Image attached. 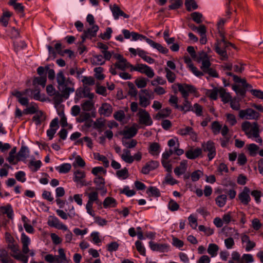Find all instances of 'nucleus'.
Listing matches in <instances>:
<instances>
[{"instance_id": "f257e3e1", "label": "nucleus", "mask_w": 263, "mask_h": 263, "mask_svg": "<svg viewBox=\"0 0 263 263\" xmlns=\"http://www.w3.org/2000/svg\"><path fill=\"white\" fill-rule=\"evenodd\" d=\"M225 23V20H221L218 23V27L219 29V34L221 38L220 41H217L215 45V50L217 53L221 57L223 60H226L228 59V55L226 51V48L229 46L233 47V45L227 41L224 36V33L222 30H220V26L223 25Z\"/></svg>"}, {"instance_id": "f03ea898", "label": "nucleus", "mask_w": 263, "mask_h": 263, "mask_svg": "<svg viewBox=\"0 0 263 263\" xmlns=\"http://www.w3.org/2000/svg\"><path fill=\"white\" fill-rule=\"evenodd\" d=\"M184 101L182 104L179 105L178 104V99L177 97L172 95L168 100L170 104L174 106L176 109H179L180 110L183 112L184 114L190 111H193V108L192 106L191 102L189 101V98H183Z\"/></svg>"}, {"instance_id": "7ed1b4c3", "label": "nucleus", "mask_w": 263, "mask_h": 263, "mask_svg": "<svg viewBox=\"0 0 263 263\" xmlns=\"http://www.w3.org/2000/svg\"><path fill=\"white\" fill-rule=\"evenodd\" d=\"M57 81L58 84V88L64 92L71 90L68 85L71 83L69 79H66L63 72L60 70L57 74Z\"/></svg>"}, {"instance_id": "20e7f679", "label": "nucleus", "mask_w": 263, "mask_h": 263, "mask_svg": "<svg viewBox=\"0 0 263 263\" xmlns=\"http://www.w3.org/2000/svg\"><path fill=\"white\" fill-rule=\"evenodd\" d=\"M114 58L118 61L114 64V66L117 69L122 71H125L127 68L132 69L133 65L129 63L122 55L119 53L114 54Z\"/></svg>"}, {"instance_id": "39448f33", "label": "nucleus", "mask_w": 263, "mask_h": 263, "mask_svg": "<svg viewBox=\"0 0 263 263\" xmlns=\"http://www.w3.org/2000/svg\"><path fill=\"white\" fill-rule=\"evenodd\" d=\"M202 151L208 153V157L209 161L212 160L216 155V150L215 143L211 140H209L206 142H203L201 144Z\"/></svg>"}, {"instance_id": "423d86ee", "label": "nucleus", "mask_w": 263, "mask_h": 263, "mask_svg": "<svg viewBox=\"0 0 263 263\" xmlns=\"http://www.w3.org/2000/svg\"><path fill=\"white\" fill-rule=\"evenodd\" d=\"M239 117L242 119L256 120L260 117V114L253 109L249 108L246 109L240 110L239 111Z\"/></svg>"}, {"instance_id": "0eeeda50", "label": "nucleus", "mask_w": 263, "mask_h": 263, "mask_svg": "<svg viewBox=\"0 0 263 263\" xmlns=\"http://www.w3.org/2000/svg\"><path fill=\"white\" fill-rule=\"evenodd\" d=\"M130 71H137L141 73H144L149 78H153L155 75L154 70L150 67L143 64H137L135 66L133 65Z\"/></svg>"}, {"instance_id": "6e6552de", "label": "nucleus", "mask_w": 263, "mask_h": 263, "mask_svg": "<svg viewBox=\"0 0 263 263\" xmlns=\"http://www.w3.org/2000/svg\"><path fill=\"white\" fill-rule=\"evenodd\" d=\"M9 248L13 252L11 256L15 259L22 261L23 263H27L28 261V256L24 255L19 252V247L17 245L14 244L9 245Z\"/></svg>"}, {"instance_id": "1a4fd4ad", "label": "nucleus", "mask_w": 263, "mask_h": 263, "mask_svg": "<svg viewBox=\"0 0 263 263\" xmlns=\"http://www.w3.org/2000/svg\"><path fill=\"white\" fill-rule=\"evenodd\" d=\"M149 247L152 251L161 253L168 252L170 247L167 243H157L152 241L149 242Z\"/></svg>"}, {"instance_id": "9d476101", "label": "nucleus", "mask_w": 263, "mask_h": 263, "mask_svg": "<svg viewBox=\"0 0 263 263\" xmlns=\"http://www.w3.org/2000/svg\"><path fill=\"white\" fill-rule=\"evenodd\" d=\"M178 88L183 98H188L190 93H193L196 91V89L193 86L186 84H178Z\"/></svg>"}, {"instance_id": "9b49d317", "label": "nucleus", "mask_w": 263, "mask_h": 263, "mask_svg": "<svg viewBox=\"0 0 263 263\" xmlns=\"http://www.w3.org/2000/svg\"><path fill=\"white\" fill-rule=\"evenodd\" d=\"M138 115L139 118L140 123L146 126H149L152 124L153 121L151 116L149 113L145 109H140Z\"/></svg>"}, {"instance_id": "f8f14e48", "label": "nucleus", "mask_w": 263, "mask_h": 263, "mask_svg": "<svg viewBox=\"0 0 263 263\" xmlns=\"http://www.w3.org/2000/svg\"><path fill=\"white\" fill-rule=\"evenodd\" d=\"M21 239L23 245L22 252L24 254V255L29 253L31 256H33L35 254L34 251L33 250H30L28 247V246L30 243L29 238L24 233H23L21 235Z\"/></svg>"}, {"instance_id": "ddd939ff", "label": "nucleus", "mask_w": 263, "mask_h": 263, "mask_svg": "<svg viewBox=\"0 0 263 263\" xmlns=\"http://www.w3.org/2000/svg\"><path fill=\"white\" fill-rule=\"evenodd\" d=\"M250 190L247 187H244L242 192H241L238 195V198L240 202L244 205L249 204L251 199L250 196Z\"/></svg>"}, {"instance_id": "4468645a", "label": "nucleus", "mask_w": 263, "mask_h": 263, "mask_svg": "<svg viewBox=\"0 0 263 263\" xmlns=\"http://www.w3.org/2000/svg\"><path fill=\"white\" fill-rule=\"evenodd\" d=\"M73 181L76 182L80 183L81 186H87L90 185V183H87L84 179L86 176L84 171L77 170L74 172Z\"/></svg>"}, {"instance_id": "2eb2a0df", "label": "nucleus", "mask_w": 263, "mask_h": 263, "mask_svg": "<svg viewBox=\"0 0 263 263\" xmlns=\"http://www.w3.org/2000/svg\"><path fill=\"white\" fill-rule=\"evenodd\" d=\"M47 223L48 226L51 227L64 231L68 230L67 227L62 223L56 217H50L48 219Z\"/></svg>"}, {"instance_id": "dca6fc26", "label": "nucleus", "mask_w": 263, "mask_h": 263, "mask_svg": "<svg viewBox=\"0 0 263 263\" xmlns=\"http://www.w3.org/2000/svg\"><path fill=\"white\" fill-rule=\"evenodd\" d=\"M59 119L58 118L53 119L50 123V128L47 131V135L49 140H52L59 128Z\"/></svg>"}, {"instance_id": "f3484780", "label": "nucleus", "mask_w": 263, "mask_h": 263, "mask_svg": "<svg viewBox=\"0 0 263 263\" xmlns=\"http://www.w3.org/2000/svg\"><path fill=\"white\" fill-rule=\"evenodd\" d=\"M159 165V163L157 161L152 160L147 162L145 165L142 168L141 173L147 175L149 173L157 168Z\"/></svg>"}, {"instance_id": "a211bd4d", "label": "nucleus", "mask_w": 263, "mask_h": 263, "mask_svg": "<svg viewBox=\"0 0 263 263\" xmlns=\"http://www.w3.org/2000/svg\"><path fill=\"white\" fill-rule=\"evenodd\" d=\"M28 91L26 89L23 92L18 90H15L12 92V95L17 99L18 102L23 106H27L29 104V100L27 97H23L22 96L25 95Z\"/></svg>"}, {"instance_id": "6ab92c4d", "label": "nucleus", "mask_w": 263, "mask_h": 263, "mask_svg": "<svg viewBox=\"0 0 263 263\" xmlns=\"http://www.w3.org/2000/svg\"><path fill=\"white\" fill-rule=\"evenodd\" d=\"M98 112L101 115L109 117L112 112V107L110 104L104 103L99 108Z\"/></svg>"}, {"instance_id": "aec40b11", "label": "nucleus", "mask_w": 263, "mask_h": 263, "mask_svg": "<svg viewBox=\"0 0 263 263\" xmlns=\"http://www.w3.org/2000/svg\"><path fill=\"white\" fill-rule=\"evenodd\" d=\"M202 154V149L196 148L190 149L185 152V156L187 158L191 160L195 159Z\"/></svg>"}, {"instance_id": "412c9836", "label": "nucleus", "mask_w": 263, "mask_h": 263, "mask_svg": "<svg viewBox=\"0 0 263 263\" xmlns=\"http://www.w3.org/2000/svg\"><path fill=\"white\" fill-rule=\"evenodd\" d=\"M111 10L115 20L118 19L119 16H123L124 18H126L129 17V15L125 13L116 4L113 5V6L111 8Z\"/></svg>"}, {"instance_id": "4be33fe9", "label": "nucleus", "mask_w": 263, "mask_h": 263, "mask_svg": "<svg viewBox=\"0 0 263 263\" xmlns=\"http://www.w3.org/2000/svg\"><path fill=\"white\" fill-rule=\"evenodd\" d=\"M146 42L153 48L156 49L162 53L166 54L168 52V49L164 47L160 44L156 43L149 39L146 40Z\"/></svg>"}, {"instance_id": "5701e85b", "label": "nucleus", "mask_w": 263, "mask_h": 263, "mask_svg": "<svg viewBox=\"0 0 263 263\" xmlns=\"http://www.w3.org/2000/svg\"><path fill=\"white\" fill-rule=\"evenodd\" d=\"M187 165L186 160H184L181 161L180 165L174 169V171L175 175L177 176H180L184 174L187 170Z\"/></svg>"}, {"instance_id": "b1692460", "label": "nucleus", "mask_w": 263, "mask_h": 263, "mask_svg": "<svg viewBox=\"0 0 263 263\" xmlns=\"http://www.w3.org/2000/svg\"><path fill=\"white\" fill-rule=\"evenodd\" d=\"M177 134L181 136L190 135L193 138H196L197 135L194 131L193 128L190 126H186L183 128L179 129Z\"/></svg>"}, {"instance_id": "393cba45", "label": "nucleus", "mask_w": 263, "mask_h": 263, "mask_svg": "<svg viewBox=\"0 0 263 263\" xmlns=\"http://www.w3.org/2000/svg\"><path fill=\"white\" fill-rule=\"evenodd\" d=\"M16 147H14L9 153V156L7 158V160L13 165L16 164L21 159L15 155L16 152Z\"/></svg>"}, {"instance_id": "a878e982", "label": "nucleus", "mask_w": 263, "mask_h": 263, "mask_svg": "<svg viewBox=\"0 0 263 263\" xmlns=\"http://www.w3.org/2000/svg\"><path fill=\"white\" fill-rule=\"evenodd\" d=\"M58 255H55L56 263H69L70 260L67 258L64 249L60 248L58 250Z\"/></svg>"}, {"instance_id": "bb28decb", "label": "nucleus", "mask_w": 263, "mask_h": 263, "mask_svg": "<svg viewBox=\"0 0 263 263\" xmlns=\"http://www.w3.org/2000/svg\"><path fill=\"white\" fill-rule=\"evenodd\" d=\"M161 147L157 142L151 143L148 148L149 153L154 156H158L160 152Z\"/></svg>"}, {"instance_id": "cd10ccee", "label": "nucleus", "mask_w": 263, "mask_h": 263, "mask_svg": "<svg viewBox=\"0 0 263 263\" xmlns=\"http://www.w3.org/2000/svg\"><path fill=\"white\" fill-rule=\"evenodd\" d=\"M98 30L99 26L98 25H92L91 28L84 30L85 37H88V39H91L92 37L96 36L97 32Z\"/></svg>"}, {"instance_id": "c85d7f7f", "label": "nucleus", "mask_w": 263, "mask_h": 263, "mask_svg": "<svg viewBox=\"0 0 263 263\" xmlns=\"http://www.w3.org/2000/svg\"><path fill=\"white\" fill-rule=\"evenodd\" d=\"M120 156L121 159L126 163L130 164L134 162V158L128 149H124L123 153Z\"/></svg>"}, {"instance_id": "c756f323", "label": "nucleus", "mask_w": 263, "mask_h": 263, "mask_svg": "<svg viewBox=\"0 0 263 263\" xmlns=\"http://www.w3.org/2000/svg\"><path fill=\"white\" fill-rule=\"evenodd\" d=\"M172 112L171 109L166 107L161 109L158 112L154 117V118L156 120H160L162 118H164L168 117Z\"/></svg>"}, {"instance_id": "7c9ffc66", "label": "nucleus", "mask_w": 263, "mask_h": 263, "mask_svg": "<svg viewBox=\"0 0 263 263\" xmlns=\"http://www.w3.org/2000/svg\"><path fill=\"white\" fill-rule=\"evenodd\" d=\"M137 129L134 127H130L127 130L123 131V138L130 139L134 137L137 133Z\"/></svg>"}, {"instance_id": "2f4dec72", "label": "nucleus", "mask_w": 263, "mask_h": 263, "mask_svg": "<svg viewBox=\"0 0 263 263\" xmlns=\"http://www.w3.org/2000/svg\"><path fill=\"white\" fill-rule=\"evenodd\" d=\"M29 154V150L28 148L26 146H22L20 150L17 153V156L21 160H24L28 157Z\"/></svg>"}, {"instance_id": "473e14b6", "label": "nucleus", "mask_w": 263, "mask_h": 263, "mask_svg": "<svg viewBox=\"0 0 263 263\" xmlns=\"http://www.w3.org/2000/svg\"><path fill=\"white\" fill-rule=\"evenodd\" d=\"M218 92L221 98V100L224 103H228L232 99L230 93L227 92L224 88H220L219 89Z\"/></svg>"}, {"instance_id": "72a5a7b5", "label": "nucleus", "mask_w": 263, "mask_h": 263, "mask_svg": "<svg viewBox=\"0 0 263 263\" xmlns=\"http://www.w3.org/2000/svg\"><path fill=\"white\" fill-rule=\"evenodd\" d=\"M55 170L60 173L66 174L68 173L71 168V165L70 163H65L55 167Z\"/></svg>"}, {"instance_id": "f704fd0d", "label": "nucleus", "mask_w": 263, "mask_h": 263, "mask_svg": "<svg viewBox=\"0 0 263 263\" xmlns=\"http://www.w3.org/2000/svg\"><path fill=\"white\" fill-rule=\"evenodd\" d=\"M38 106L34 102H31L30 106L23 110V114L25 115L33 114L38 111Z\"/></svg>"}, {"instance_id": "c9c22d12", "label": "nucleus", "mask_w": 263, "mask_h": 263, "mask_svg": "<svg viewBox=\"0 0 263 263\" xmlns=\"http://www.w3.org/2000/svg\"><path fill=\"white\" fill-rule=\"evenodd\" d=\"M96 184L97 190H103L105 186V180L102 177L98 176L96 177L93 180Z\"/></svg>"}, {"instance_id": "e433bc0d", "label": "nucleus", "mask_w": 263, "mask_h": 263, "mask_svg": "<svg viewBox=\"0 0 263 263\" xmlns=\"http://www.w3.org/2000/svg\"><path fill=\"white\" fill-rule=\"evenodd\" d=\"M1 210L3 214H6L9 218L12 219L13 218V211L11 205L8 204L5 206H2L1 207Z\"/></svg>"}, {"instance_id": "4c0bfd02", "label": "nucleus", "mask_w": 263, "mask_h": 263, "mask_svg": "<svg viewBox=\"0 0 263 263\" xmlns=\"http://www.w3.org/2000/svg\"><path fill=\"white\" fill-rule=\"evenodd\" d=\"M219 250V247L215 243H210L209 245L207 252L211 257H215L217 254Z\"/></svg>"}, {"instance_id": "58836bf2", "label": "nucleus", "mask_w": 263, "mask_h": 263, "mask_svg": "<svg viewBox=\"0 0 263 263\" xmlns=\"http://www.w3.org/2000/svg\"><path fill=\"white\" fill-rule=\"evenodd\" d=\"M227 198L224 194L218 196L215 199L216 204L219 208L223 207L226 204Z\"/></svg>"}, {"instance_id": "ea45409f", "label": "nucleus", "mask_w": 263, "mask_h": 263, "mask_svg": "<svg viewBox=\"0 0 263 263\" xmlns=\"http://www.w3.org/2000/svg\"><path fill=\"white\" fill-rule=\"evenodd\" d=\"M242 256L237 251H233L231 254V259L228 261V263H242Z\"/></svg>"}, {"instance_id": "a19ab883", "label": "nucleus", "mask_w": 263, "mask_h": 263, "mask_svg": "<svg viewBox=\"0 0 263 263\" xmlns=\"http://www.w3.org/2000/svg\"><path fill=\"white\" fill-rule=\"evenodd\" d=\"M116 174L118 178L122 180L126 179L129 177L128 171L126 167L117 171Z\"/></svg>"}, {"instance_id": "79ce46f5", "label": "nucleus", "mask_w": 263, "mask_h": 263, "mask_svg": "<svg viewBox=\"0 0 263 263\" xmlns=\"http://www.w3.org/2000/svg\"><path fill=\"white\" fill-rule=\"evenodd\" d=\"M252 126L250 122L245 121L241 124V129L245 133V134L249 138H251V131L250 129Z\"/></svg>"}, {"instance_id": "37998d69", "label": "nucleus", "mask_w": 263, "mask_h": 263, "mask_svg": "<svg viewBox=\"0 0 263 263\" xmlns=\"http://www.w3.org/2000/svg\"><path fill=\"white\" fill-rule=\"evenodd\" d=\"M129 51L134 56H136L137 54H138L143 60L144 58V57L147 54V53L145 51L142 50L140 48H137V49H135L133 48H130L129 49Z\"/></svg>"}, {"instance_id": "c03bdc74", "label": "nucleus", "mask_w": 263, "mask_h": 263, "mask_svg": "<svg viewBox=\"0 0 263 263\" xmlns=\"http://www.w3.org/2000/svg\"><path fill=\"white\" fill-rule=\"evenodd\" d=\"M166 72V78L169 83H173L175 81L176 76L175 73L172 72L168 68H165Z\"/></svg>"}, {"instance_id": "a18cd8bd", "label": "nucleus", "mask_w": 263, "mask_h": 263, "mask_svg": "<svg viewBox=\"0 0 263 263\" xmlns=\"http://www.w3.org/2000/svg\"><path fill=\"white\" fill-rule=\"evenodd\" d=\"M103 204L104 207L105 208H107L109 206L115 207L117 203L116 200L114 198L108 197L105 199Z\"/></svg>"}, {"instance_id": "49530a36", "label": "nucleus", "mask_w": 263, "mask_h": 263, "mask_svg": "<svg viewBox=\"0 0 263 263\" xmlns=\"http://www.w3.org/2000/svg\"><path fill=\"white\" fill-rule=\"evenodd\" d=\"M46 81H47L46 76L35 77L33 81V85H36V84L40 85L43 87H44L46 85Z\"/></svg>"}, {"instance_id": "de8ad7c7", "label": "nucleus", "mask_w": 263, "mask_h": 263, "mask_svg": "<svg viewBox=\"0 0 263 263\" xmlns=\"http://www.w3.org/2000/svg\"><path fill=\"white\" fill-rule=\"evenodd\" d=\"M82 108L85 111H91L94 107V103L91 100H87L82 104Z\"/></svg>"}, {"instance_id": "09e8293b", "label": "nucleus", "mask_w": 263, "mask_h": 263, "mask_svg": "<svg viewBox=\"0 0 263 263\" xmlns=\"http://www.w3.org/2000/svg\"><path fill=\"white\" fill-rule=\"evenodd\" d=\"M42 162L40 160H31L29 163V167L33 172H36L41 166Z\"/></svg>"}, {"instance_id": "8fccbe9b", "label": "nucleus", "mask_w": 263, "mask_h": 263, "mask_svg": "<svg viewBox=\"0 0 263 263\" xmlns=\"http://www.w3.org/2000/svg\"><path fill=\"white\" fill-rule=\"evenodd\" d=\"M125 138L122 139V144L127 148H132L135 147L137 144V141L135 139H132L129 141L124 140Z\"/></svg>"}, {"instance_id": "3c124183", "label": "nucleus", "mask_w": 263, "mask_h": 263, "mask_svg": "<svg viewBox=\"0 0 263 263\" xmlns=\"http://www.w3.org/2000/svg\"><path fill=\"white\" fill-rule=\"evenodd\" d=\"M171 4L168 6L170 9L175 10L179 8L183 4V0H170Z\"/></svg>"}, {"instance_id": "603ef678", "label": "nucleus", "mask_w": 263, "mask_h": 263, "mask_svg": "<svg viewBox=\"0 0 263 263\" xmlns=\"http://www.w3.org/2000/svg\"><path fill=\"white\" fill-rule=\"evenodd\" d=\"M249 154L251 156H255L259 149V147L255 144L252 143L247 145Z\"/></svg>"}, {"instance_id": "864d4df0", "label": "nucleus", "mask_w": 263, "mask_h": 263, "mask_svg": "<svg viewBox=\"0 0 263 263\" xmlns=\"http://www.w3.org/2000/svg\"><path fill=\"white\" fill-rule=\"evenodd\" d=\"M82 82L84 86H91L93 85L95 83V80L92 77L83 76Z\"/></svg>"}, {"instance_id": "5fc2aeb1", "label": "nucleus", "mask_w": 263, "mask_h": 263, "mask_svg": "<svg viewBox=\"0 0 263 263\" xmlns=\"http://www.w3.org/2000/svg\"><path fill=\"white\" fill-rule=\"evenodd\" d=\"M185 5L188 11L195 10L197 8V5L195 3V0H185Z\"/></svg>"}, {"instance_id": "6e6d98bb", "label": "nucleus", "mask_w": 263, "mask_h": 263, "mask_svg": "<svg viewBox=\"0 0 263 263\" xmlns=\"http://www.w3.org/2000/svg\"><path fill=\"white\" fill-rule=\"evenodd\" d=\"M88 200L91 202H96L97 204L99 203L98 193L96 191L91 192L87 194Z\"/></svg>"}, {"instance_id": "4d7b16f0", "label": "nucleus", "mask_w": 263, "mask_h": 263, "mask_svg": "<svg viewBox=\"0 0 263 263\" xmlns=\"http://www.w3.org/2000/svg\"><path fill=\"white\" fill-rule=\"evenodd\" d=\"M198 229L201 232H203L206 236L212 235L214 233V230L209 227H205L203 225H200Z\"/></svg>"}, {"instance_id": "13d9d810", "label": "nucleus", "mask_w": 263, "mask_h": 263, "mask_svg": "<svg viewBox=\"0 0 263 263\" xmlns=\"http://www.w3.org/2000/svg\"><path fill=\"white\" fill-rule=\"evenodd\" d=\"M94 71L95 72V77L97 79L102 80L104 79L105 76L102 73L103 71V68L102 67H96L94 69Z\"/></svg>"}, {"instance_id": "bf43d9fd", "label": "nucleus", "mask_w": 263, "mask_h": 263, "mask_svg": "<svg viewBox=\"0 0 263 263\" xmlns=\"http://www.w3.org/2000/svg\"><path fill=\"white\" fill-rule=\"evenodd\" d=\"M150 193L151 196L156 197H160L161 195L159 190L155 186H150L147 190V193Z\"/></svg>"}, {"instance_id": "052dcab7", "label": "nucleus", "mask_w": 263, "mask_h": 263, "mask_svg": "<svg viewBox=\"0 0 263 263\" xmlns=\"http://www.w3.org/2000/svg\"><path fill=\"white\" fill-rule=\"evenodd\" d=\"M120 194H124L127 197H132L136 194L134 190H130L128 186H125L123 189L120 190Z\"/></svg>"}, {"instance_id": "680f3d73", "label": "nucleus", "mask_w": 263, "mask_h": 263, "mask_svg": "<svg viewBox=\"0 0 263 263\" xmlns=\"http://www.w3.org/2000/svg\"><path fill=\"white\" fill-rule=\"evenodd\" d=\"M221 125L218 121H214L212 124V130L214 135H217L220 133Z\"/></svg>"}, {"instance_id": "e2e57ef3", "label": "nucleus", "mask_w": 263, "mask_h": 263, "mask_svg": "<svg viewBox=\"0 0 263 263\" xmlns=\"http://www.w3.org/2000/svg\"><path fill=\"white\" fill-rule=\"evenodd\" d=\"M35 114L32 118V120L35 122L36 125L41 124L43 117V112L42 111H39Z\"/></svg>"}, {"instance_id": "0e129e2a", "label": "nucleus", "mask_w": 263, "mask_h": 263, "mask_svg": "<svg viewBox=\"0 0 263 263\" xmlns=\"http://www.w3.org/2000/svg\"><path fill=\"white\" fill-rule=\"evenodd\" d=\"M251 138L252 137H257L259 135V127L257 123L255 122L253 123V126L250 129Z\"/></svg>"}, {"instance_id": "69168bd1", "label": "nucleus", "mask_w": 263, "mask_h": 263, "mask_svg": "<svg viewBox=\"0 0 263 263\" xmlns=\"http://www.w3.org/2000/svg\"><path fill=\"white\" fill-rule=\"evenodd\" d=\"M202 175L203 172L202 171L200 170H196L191 174V180L193 182L197 181Z\"/></svg>"}, {"instance_id": "338daca9", "label": "nucleus", "mask_w": 263, "mask_h": 263, "mask_svg": "<svg viewBox=\"0 0 263 263\" xmlns=\"http://www.w3.org/2000/svg\"><path fill=\"white\" fill-rule=\"evenodd\" d=\"M135 246L137 251L140 253L141 255L143 256L146 255L145 249L140 241H136L135 242Z\"/></svg>"}, {"instance_id": "774afa93", "label": "nucleus", "mask_w": 263, "mask_h": 263, "mask_svg": "<svg viewBox=\"0 0 263 263\" xmlns=\"http://www.w3.org/2000/svg\"><path fill=\"white\" fill-rule=\"evenodd\" d=\"M254 260L253 255L250 254H244L242 256V263H252L254 262Z\"/></svg>"}]
</instances>
